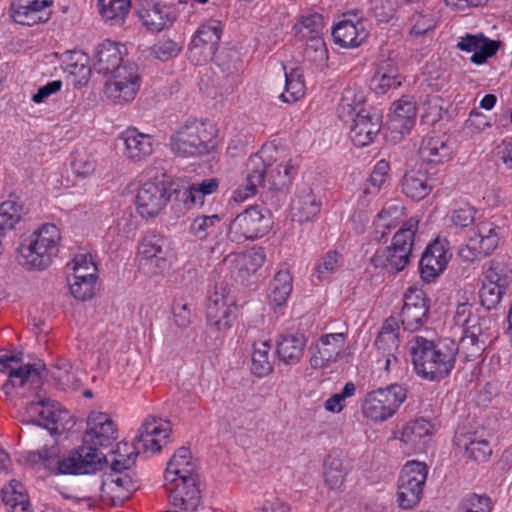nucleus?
<instances>
[{
  "label": "nucleus",
  "mask_w": 512,
  "mask_h": 512,
  "mask_svg": "<svg viewBox=\"0 0 512 512\" xmlns=\"http://www.w3.org/2000/svg\"><path fill=\"white\" fill-rule=\"evenodd\" d=\"M362 102V95H358L353 88H347L343 91L337 107L338 118L344 123L351 122L349 136L357 147L372 143L382 127V115L379 111L365 108L357 110Z\"/></svg>",
  "instance_id": "3"
},
{
  "label": "nucleus",
  "mask_w": 512,
  "mask_h": 512,
  "mask_svg": "<svg viewBox=\"0 0 512 512\" xmlns=\"http://www.w3.org/2000/svg\"><path fill=\"white\" fill-rule=\"evenodd\" d=\"M170 197L171 189L166 182L146 181L137 192L136 211L144 219L154 218L167 205Z\"/></svg>",
  "instance_id": "15"
},
{
  "label": "nucleus",
  "mask_w": 512,
  "mask_h": 512,
  "mask_svg": "<svg viewBox=\"0 0 512 512\" xmlns=\"http://www.w3.org/2000/svg\"><path fill=\"white\" fill-rule=\"evenodd\" d=\"M434 186V181L428 177L426 170L421 168L406 172L402 179V191L412 200H422L428 196Z\"/></svg>",
  "instance_id": "36"
},
{
  "label": "nucleus",
  "mask_w": 512,
  "mask_h": 512,
  "mask_svg": "<svg viewBox=\"0 0 512 512\" xmlns=\"http://www.w3.org/2000/svg\"><path fill=\"white\" fill-rule=\"evenodd\" d=\"M402 83L396 62L386 59L380 62L374 76L371 79V86L377 93L385 94L390 89L398 88Z\"/></svg>",
  "instance_id": "38"
},
{
  "label": "nucleus",
  "mask_w": 512,
  "mask_h": 512,
  "mask_svg": "<svg viewBox=\"0 0 512 512\" xmlns=\"http://www.w3.org/2000/svg\"><path fill=\"white\" fill-rule=\"evenodd\" d=\"M115 475L112 479V483L115 484L116 497L121 500L128 499L130 494L137 490L138 486L136 481L133 480L129 473L114 472Z\"/></svg>",
  "instance_id": "64"
},
{
  "label": "nucleus",
  "mask_w": 512,
  "mask_h": 512,
  "mask_svg": "<svg viewBox=\"0 0 512 512\" xmlns=\"http://www.w3.org/2000/svg\"><path fill=\"white\" fill-rule=\"evenodd\" d=\"M95 58L94 67L103 74H108L123 64L118 44L110 40L98 45Z\"/></svg>",
  "instance_id": "40"
},
{
  "label": "nucleus",
  "mask_w": 512,
  "mask_h": 512,
  "mask_svg": "<svg viewBox=\"0 0 512 512\" xmlns=\"http://www.w3.org/2000/svg\"><path fill=\"white\" fill-rule=\"evenodd\" d=\"M455 444L464 449L467 457L477 462L486 461L492 454L490 442L484 431L458 433L455 436Z\"/></svg>",
  "instance_id": "35"
},
{
  "label": "nucleus",
  "mask_w": 512,
  "mask_h": 512,
  "mask_svg": "<svg viewBox=\"0 0 512 512\" xmlns=\"http://www.w3.org/2000/svg\"><path fill=\"white\" fill-rule=\"evenodd\" d=\"M194 464L191 462V452L186 447H180L168 462L165 471L166 482L176 479L196 477Z\"/></svg>",
  "instance_id": "41"
},
{
  "label": "nucleus",
  "mask_w": 512,
  "mask_h": 512,
  "mask_svg": "<svg viewBox=\"0 0 512 512\" xmlns=\"http://www.w3.org/2000/svg\"><path fill=\"white\" fill-rule=\"evenodd\" d=\"M322 201L310 186L302 187L291 203V217L300 224L311 222L320 213Z\"/></svg>",
  "instance_id": "31"
},
{
  "label": "nucleus",
  "mask_w": 512,
  "mask_h": 512,
  "mask_svg": "<svg viewBox=\"0 0 512 512\" xmlns=\"http://www.w3.org/2000/svg\"><path fill=\"white\" fill-rule=\"evenodd\" d=\"M71 168L77 177L87 178L96 170V160L87 151H75L71 155Z\"/></svg>",
  "instance_id": "55"
},
{
  "label": "nucleus",
  "mask_w": 512,
  "mask_h": 512,
  "mask_svg": "<svg viewBox=\"0 0 512 512\" xmlns=\"http://www.w3.org/2000/svg\"><path fill=\"white\" fill-rule=\"evenodd\" d=\"M409 350L414 370L423 379L441 380L455 366L456 343L449 338L433 341L416 335L409 341Z\"/></svg>",
  "instance_id": "1"
},
{
  "label": "nucleus",
  "mask_w": 512,
  "mask_h": 512,
  "mask_svg": "<svg viewBox=\"0 0 512 512\" xmlns=\"http://www.w3.org/2000/svg\"><path fill=\"white\" fill-rule=\"evenodd\" d=\"M22 217V206L13 200H8L0 205V228L6 233L14 228Z\"/></svg>",
  "instance_id": "59"
},
{
  "label": "nucleus",
  "mask_w": 512,
  "mask_h": 512,
  "mask_svg": "<svg viewBox=\"0 0 512 512\" xmlns=\"http://www.w3.org/2000/svg\"><path fill=\"white\" fill-rule=\"evenodd\" d=\"M444 112L442 99L431 97L423 104L422 121L426 124L434 125L442 119Z\"/></svg>",
  "instance_id": "62"
},
{
  "label": "nucleus",
  "mask_w": 512,
  "mask_h": 512,
  "mask_svg": "<svg viewBox=\"0 0 512 512\" xmlns=\"http://www.w3.org/2000/svg\"><path fill=\"white\" fill-rule=\"evenodd\" d=\"M407 397V391L399 384L378 388L369 392L362 404L363 414L375 422L392 417Z\"/></svg>",
  "instance_id": "8"
},
{
  "label": "nucleus",
  "mask_w": 512,
  "mask_h": 512,
  "mask_svg": "<svg viewBox=\"0 0 512 512\" xmlns=\"http://www.w3.org/2000/svg\"><path fill=\"white\" fill-rule=\"evenodd\" d=\"M456 325L463 328V334L473 338L483 339L490 343L494 338V322L490 317L473 313V307L469 303H461L457 306L454 315Z\"/></svg>",
  "instance_id": "19"
},
{
  "label": "nucleus",
  "mask_w": 512,
  "mask_h": 512,
  "mask_svg": "<svg viewBox=\"0 0 512 512\" xmlns=\"http://www.w3.org/2000/svg\"><path fill=\"white\" fill-rule=\"evenodd\" d=\"M51 4V0H15L10 6V16L18 24L33 26L47 20L44 10Z\"/></svg>",
  "instance_id": "30"
},
{
  "label": "nucleus",
  "mask_w": 512,
  "mask_h": 512,
  "mask_svg": "<svg viewBox=\"0 0 512 512\" xmlns=\"http://www.w3.org/2000/svg\"><path fill=\"white\" fill-rule=\"evenodd\" d=\"M143 25L151 32H159L173 22L168 10L160 4H147L138 11Z\"/></svg>",
  "instance_id": "43"
},
{
  "label": "nucleus",
  "mask_w": 512,
  "mask_h": 512,
  "mask_svg": "<svg viewBox=\"0 0 512 512\" xmlns=\"http://www.w3.org/2000/svg\"><path fill=\"white\" fill-rule=\"evenodd\" d=\"M216 127L207 121L189 120L170 137L171 151L181 157L204 156L216 148Z\"/></svg>",
  "instance_id": "5"
},
{
  "label": "nucleus",
  "mask_w": 512,
  "mask_h": 512,
  "mask_svg": "<svg viewBox=\"0 0 512 512\" xmlns=\"http://www.w3.org/2000/svg\"><path fill=\"white\" fill-rule=\"evenodd\" d=\"M9 385L14 387H24L28 385L31 388H39L42 385L41 373L35 364H27L17 369H10L9 380L4 387Z\"/></svg>",
  "instance_id": "48"
},
{
  "label": "nucleus",
  "mask_w": 512,
  "mask_h": 512,
  "mask_svg": "<svg viewBox=\"0 0 512 512\" xmlns=\"http://www.w3.org/2000/svg\"><path fill=\"white\" fill-rule=\"evenodd\" d=\"M497 227L490 221H481L470 230L466 244L458 251L459 257L468 263L480 260L498 246Z\"/></svg>",
  "instance_id": "9"
},
{
  "label": "nucleus",
  "mask_w": 512,
  "mask_h": 512,
  "mask_svg": "<svg viewBox=\"0 0 512 512\" xmlns=\"http://www.w3.org/2000/svg\"><path fill=\"white\" fill-rule=\"evenodd\" d=\"M219 188L217 178H206L190 184L183 192V201L187 205L202 207L205 198L215 193Z\"/></svg>",
  "instance_id": "44"
},
{
  "label": "nucleus",
  "mask_w": 512,
  "mask_h": 512,
  "mask_svg": "<svg viewBox=\"0 0 512 512\" xmlns=\"http://www.w3.org/2000/svg\"><path fill=\"white\" fill-rule=\"evenodd\" d=\"M341 265V255L336 251L326 253L316 266L320 280H327Z\"/></svg>",
  "instance_id": "61"
},
{
  "label": "nucleus",
  "mask_w": 512,
  "mask_h": 512,
  "mask_svg": "<svg viewBox=\"0 0 512 512\" xmlns=\"http://www.w3.org/2000/svg\"><path fill=\"white\" fill-rule=\"evenodd\" d=\"M416 114V102L410 96H403L392 104L387 127L391 134H395L392 136L393 139H400L412 129Z\"/></svg>",
  "instance_id": "24"
},
{
  "label": "nucleus",
  "mask_w": 512,
  "mask_h": 512,
  "mask_svg": "<svg viewBox=\"0 0 512 512\" xmlns=\"http://www.w3.org/2000/svg\"><path fill=\"white\" fill-rule=\"evenodd\" d=\"M324 19L319 13L301 16L293 26L294 36L298 41H306L312 37H323Z\"/></svg>",
  "instance_id": "47"
},
{
  "label": "nucleus",
  "mask_w": 512,
  "mask_h": 512,
  "mask_svg": "<svg viewBox=\"0 0 512 512\" xmlns=\"http://www.w3.org/2000/svg\"><path fill=\"white\" fill-rule=\"evenodd\" d=\"M138 254L143 265L149 266L151 273L159 274L167 267L166 239L156 232H148L138 245Z\"/></svg>",
  "instance_id": "23"
},
{
  "label": "nucleus",
  "mask_w": 512,
  "mask_h": 512,
  "mask_svg": "<svg viewBox=\"0 0 512 512\" xmlns=\"http://www.w3.org/2000/svg\"><path fill=\"white\" fill-rule=\"evenodd\" d=\"M286 69V67H284ZM306 92L304 74L301 68L293 67L285 70V89L279 98L284 103H294L300 100Z\"/></svg>",
  "instance_id": "45"
},
{
  "label": "nucleus",
  "mask_w": 512,
  "mask_h": 512,
  "mask_svg": "<svg viewBox=\"0 0 512 512\" xmlns=\"http://www.w3.org/2000/svg\"><path fill=\"white\" fill-rule=\"evenodd\" d=\"M104 462H108L107 456L89 445L71 450L66 457L57 460L56 464L59 474L83 475L101 470Z\"/></svg>",
  "instance_id": "12"
},
{
  "label": "nucleus",
  "mask_w": 512,
  "mask_h": 512,
  "mask_svg": "<svg viewBox=\"0 0 512 512\" xmlns=\"http://www.w3.org/2000/svg\"><path fill=\"white\" fill-rule=\"evenodd\" d=\"M405 207L398 199L387 201L373 221L372 238L381 242L392 229L403 222Z\"/></svg>",
  "instance_id": "29"
},
{
  "label": "nucleus",
  "mask_w": 512,
  "mask_h": 512,
  "mask_svg": "<svg viewBox=\"0 0 512 512\" xmlns=\"http://www.w3.org/2000/svg\"><path fill=\"white\" fill-rule=\"evenodd\" d=\"M369 32L360 12H347L332 28L336 44L343 48L359 47L368 37Z\"/></svg>",
  "instance_id": "18"
},
{
  "label": "nucleus",
  "mask_w": 512,
  "mask_h": 512,
  "mask_svg": "<svg viewBox=\"0 0 512 512\" xmlns=\"http://www.w3.org/2000/svg\"><path fill=\"white\" fill-rule=\"evenodd\" d=\"M220 220L221 218L217 214L198 216L193 220L190 226V232L198 239H205Z\"/></svg>",
  "instance_id": "63"
},
{
  "label": "nucleus",
  "mask_w": 512,
  "mask_h": 512,
  "mask_svg": "<svg viewBox=\"0 0 512 512\" xmlns=\"http://www.w3.org/2000/svg\"><path fill=\"white\" fill-rule=\"evenodd\" d=\"M271 345L268 341H256L253 344L251 370L254 375L264 377L273 371L270 357Z\"/></svg>",
  "instance_id": "49"
},
{
  "label": "nucleus",
  "mask_w": 512,
  "mask_h": 512,
  "mask_svg": "<svg viewBox=\"0 0 512 512\" xmlns=\"http://www.w3.org/2000/svg\"><path fill=\"white\" fill-rule=\"evenodd\" d=\"M110 73L112 78L105 87L107 97L120 104L132 101L140 88L138 67L134 63H123Z\"/></svg>",
  "instance_id": "13"
},
{
  "label": "nucleus",
  "mask_w": 512,
  "mask_h": 512,
  "mask_svg": "<svg viewBox=\"0 0 512 512\" xmlns=\"http://www.w3.org/2000/svg\"><path fill=\"white\" fill-rule=\"evenodd\" d=\"M60 231L54 224H44L35 233L29 244L18 248L19 263L27 269L44 270L50 266L58 251Z\"/></svg>",
  "instance_id": "6"
},
{
  "label": "nucleus",
  "mask_w": 512,
  "mask_h": 512,
  "mask_svg": "<svg viewBox=\"0 0 512 512\" xmlns=\"http://www.w3.org/2000/svg\"><path fill=\"white\" fill-rule=\"evenodd\" d=\"M398 0H372L371 11L379 22L388 23L397 12Z\"/></svg>",
  "instance_id": "60"
},
{
  "label": "nucleus",
  "mask_w": 512,
  "mask_h": 512,
  "mask_svg": "<svg viewBox=\"0 0 512 512\" xmlns=\"http://www.w3.org/2000/svg\"><path fill=\"white\" fill-rule=\"evenodd\" d=\"M41 401L40 426L48 429L49 431H53L56 428L50 427V425H55L61 421L62 414H64L65 411L61 409L60 404L56 401L48 398H41Z\"/></svg>",
  "instance_id": "56"
},
{
  "label": "nucleus",
  "mask_w": 512,
  "mask_h": 512,
  "mask_svg": "<svg viewBox=\"0 0 512 512\" xmlns=\"http://www.w3.org/2000/svg\"><path fill=\"white\" fill-rule=\"evenodd\" d=\"M399 324L398 321L390 317L388 318L375 340L377 352L382 356L378 362L383 361L384 369L387 372L396 370L400 366L399 354Z\"/></svg>",
  "instance_id": "20"
},
{
  "label": "nucleus",
  "mask_w": 512,
  "mask_h": 512,
  "mask_svg": "<svg viewBox=\"0 0 512 512\" xmlns=\"http://www.w3.org/2000/svg\"><path fill=\"white\" fill-rule=\"evenodd\" d=\"M428 311L425 293L419 289H408L404 295V303L400 312L403 328L409 331L418 330L427 320Z\"/></svg>",
  "instance_id": "22"
},
{
  "label": "nucleus",
  "mask_w": 512,
  "mask_h": 512,
  "mask_svg": "<svg viewBox=\"0 0 512 512\" xmlns=\"http://www.w3.org/2000/svg\"><path fill=\"white\" fill-rule=\"evenodd\" d=\"M272 225L271 213L266 208L254 205L246 208L231 222L228 236L231 241L243 243L264 236Z\"/></svg>",
  "instance_id": "7"
},
{
  "label": "nucleus",
  "mask_w": 512,
  "mask_h": 512,
  "mask_svg": "<svg viewBox=\"0 0 512 512\" xmlns=\"http://www.w3.org/2000/svg\"><path fill=\"white\" fill-rule=\"evenodd\" d=\"M137 448L131 447L127 443H119L117 450L111 453L112 459L108 462L113 472H123L128 470L135 462Z\"/></svg>",
  "instance_id": "54"
},
{
  "label": "nucleus",
  "mask_w": 512,
  "mask_h": 512,
  "mask_svg": "<svg viewBox=\"0 0 512 512\" xmlns=\"http://www.w3.org/2000/svg\"><path fill=\"white\" fill-rule=\"evenodd\" d=\"M117 438L113 420L105 413L91 412L87 418L84 442L93 447H108Z\"/></svg>",
  "instance_id": "25"
},
{
  "label": "nucleus",
  "mask_w": 512,
  "mask_h": 512,
  "mask_svg": "<svg viewBox=\"0 0 512 512\" xmlns=\"http://www.w3.org/2000/svg\"><path fill=\"white\" fill-rule=\"evenodd\" d=\"M276 354L285 365H297L303 358L307 338L304 333L286 330L276 337Z\"/></svg>",
  "instance_id": "28"
},
{
  "label": "nucleus",
  "mask_w": 512,
  "mask_h": 512,
  "mask_svg": "<svg viewBox=\"0 0 512 512\" xmlns=\"http://www.w3.org/2000/svg\"><path fill=\"white\" fill-rule=\"evenodd\" d=\"M48 373L62 389H77L80 385L71 364L66 360L52 364Z\"/></svg>",
  "instance_id": "52"
},
{
  "label": "nucleus",
  "mask_w": 512,
  "mask_h": 512,
  "mask_svg": "<svg viewBox=\"0 0 512 512\" xmlns=\"http://www.w3.org/2000/svg\"><path fill=\"white\" fill-rule=\"evenodd\" d=\"M433 425L424 418L409 421L402 429L400 440L414 451L425 448L428 438L431 436Z\"/></svg>",
  "instance_id": "37"
},
{
  "label": "nucleus",
  "mask_w": 512,
  "mask_h": 512,
  "mask_svg": "<svg viewBox=\"0 0 512 512\" xmlns=\"http://www.w3.org/2000/svg\"><path fill=\"white\" fill-rule=\"evenodd\" d=\"M488 343L483 339L473 338L462 334L459 343L456 344V356L458 355L463 361H475L479 359L485 351Z\"/></svg>",
  "instance_id": "53"
},
{
  "label": "nucleus",
  "mask_w": 512,
  "mask_h": 512,
  "mask_svg": "<svg viewBox=\"0 0 512 512\" xmlns=\"http://www.w3.org/2000/svg\"><path fill=\"white\" fill-rule=\"evenodd\" d=\"M303 57L316 70H322L327 66L328 49L323 37H312L304 41Z\"/></svg>",
  "instance_id": "50"
},
{
  "label": "nucleus",
  "mask_w": 512,
  "mask_h": 512,
  "mask_svg": "<svg viewBox=\"0 0 512 512\" xmlns=\"http://www.w3.org/2000/svg\"><path fill=\"white\" fill-rule=\"evenodd\" d=\"M101 16L111 25L124 24L131 7L130 0H98Z\"/></svg>",
  "instance_id": "51"
},
{
  "label": "nucleus",
  "mask_w": 512,
  "mask_h": 512,
  "mask_svg": "<svg viewBox=\"0 0 512 512\" xmlns=\"http://www.w3.org/2000/svg\"><path fill=\"white\" fill-rule=\"evenodd\" d=\"M427 474V466L421 462L411 461L403 467L397 490V500L401 508L411 509L420 502Z\"/></svg>",
  "instance_id": "10"
},
{
  "label": "nucleus",
  "mask_w": 512,
  "mask_h": 512,
  "mask_svg": "<svg viewBox=\"0 0 512 512\" xmlns=\"http://www.w3.org/2000/svg\"><path fill=\"white\" fill-rule=\"evenodd\" d=\"M263 152L251 155L246 163V184L235 191L234 199L244 201L254 196L259 187L280 191L289 186L296 174L290 162L267 163Z\"/></svg>",
  "instance_id": "2"
},
{
  "label": "nucleus",
  "mask_w": 512,
  "mask_h": 512,
  "mask_svg": "<svg viewBox=\"0 0 512 512\" xmlns=\"http://www.w3.org/2000/svg\"><path fill=\"white\" fill-rule=\"evenodd\" d=\"M170 504L184 512H195L200 504L201 495L198 476L176 479L164 485Z\"/></svg>",
  "instance_id": "17"
},
{
  "label": "nucleus",
  "mask_w": 512,
  "mask_h": 512,
  "mask_svg": "<svg viewBox=\"0 0 512 512\" xmlns=\"http://www.w3.org/2000/svg\"><path fill=\"white\" fill-rule=\"evenodd\" d=\"M293 289V278L288 269H280L273 277L269 285L268 297L276 306L283 305Z\"/></svg>",
  "instance_id": "46"
},
{
  "label": "nucleus",
  "mask_w": 512,
  "mask_h": 512,
  "mask_svg": "<svg viewBox=\"0 0 512 512\" xmlns=\"http://www.w3.org/2000/svg\"><path fill=\"white\" fill-rule=\"evenodd\" d=\"M450 254L445 248V244L436 239L429 244L423 252L420 262L419 271L421 278L425 282L435 280L446 268Z\"/></svg>",
  "instance_id": "27"
},
{
  "label": "nucleus",
  "mask_w": 512,
  "mask_h": 512,
  "mask_svg": "<svg viewBox=\"0 0 512 512\" xmlns=\"http://www.w3.org/2000/svg\"><path fill=\"white\" fill-rule=\"evenodd\" d=\"M119 139L123 142V155L132 163H142L152 156L155 150V138L130 127L121 132Z\"/></svg>",
  "instance_id": "21"
},
{
  "label": "nucleus",
  "mask_w": 512,
  "mask_h": 512,
  "mask_svg": "<svg viewBox=\"0 0 512 512\" xmlns=\"http://www.w3.org/2000/svg\"><path fill=\"white\" fill-rule=\"evenodd\" d=\"M2 499L9 512H32L25 487L17 480H11L2 489Z\"/></svg>",
  "instance_id": "42"
},
{
  "label": "nucleus",
  "mask_w": 512,
  "mask_h": 512,
  "mask_svg": "<svg viewBox=\"0 0 512 512\" xmlns=\"http://www.w3.org/2000/svg\"><path fill=\"white\" fill-rule=\"evenodd\" d=\"M222 31V24L217 20H210L201 25L189 44L191 60L201 64L213 59Z\"/></svg>",
  "instance_id": "16"
},
{
  "label": "nucleus",
  "mask_w": 512,
  "mask_h": 512,
  "mask_svg": "<svg viewBox=\"0 0 512 512\" xmlns=\"http://www.w3.org/2000/svg\"><path fill=\"white\" fill-rule=\"evenodd\" d=\"M500 44V41L491 40L482 33L466 34L457 43V48L461 51L473 52L470 58L471 62L482 65L497 53Z\"/></svg>",
  "instance_id": "32"
},
{
  "label": "nucleus",
  "mask_w": 512,
  "mask_h": 512,
  "mask_svg": "<svg viewBox=\"0 0 512 512\" xmlns=\"http://www.w3.org/2000/svg\"><path fill=\"white\" fill-rule=\"evenodd\" d=\"M170 432L171 428L168 422L148 417L142 423L135 441L141 443L144 450L158 452L162 448V439H166Z\"/></svg>",
  "instance_id": "33"
},
{
  "label": "nucleus",
  "mask_w": 512,
  "mask_h": 512,
  "mask_svg": "<svg viewBox=\"0 0 512 512\" xmlns=\"http://www.w3.org/2000/svg\"><path fill=\"white\" fill-rule=\"evenodd\" d=\"M418 224L414 217L404 221L394 234L391 245L376 250L370 259L371 264L389 274L403 271L411 261Z\"/></svg>",
  "instance_id": "4"
},
{
  "label": "nucleus",
  "mask_w": 512,
  "mask_h": 512,
  "mask_svg": "<svg viewBox=\"0 0 512 512\" xmlns=\"http://www.w3.org/2000/svg\"><path fill=\"white\" fill-rule=\"evenodd\" d=\"M493 502L487 495L471 493L465 496L458 507V512H492Z\"/></svg>",
  "instance_id": "58"
},
{
  "label": "nucleus",
  "mask_w": 512,
  "mask_h": 512,
  "mask_svg": "<svg viewBox=\"0 0 512 512\" xmlns=\"http://www.w3.org/2000/svg\"><path fill=\"white\" fill-rule=\"evenodd\" d=\"M345 470L340 459L329 457L324 462V480L330 489L339 488L345 478Z\"/></svg>",
  "instance_id": "57"
},
{
  "label": "nucleus",
  "mask_w": 512,
  "mask_h": 512,
  "mask_svg": "<svg viewBox=\"0 0 512 512\" xmlns=\"http://www.w3.org/2000/svg\"><path fill=\"white\" fill-rule=\"evenodd\" d=\"M418 154L427 164H444L452 158V143L443 136H426L420 143Z\"/></svg>",
  "instance_id": "34"
},
{
  "label": "nucleus",
  "mask_w": 512,
  "mask_h": 512,
  "mask_svg": "<svg viewBox=\"0 0 512 512\" xmlns=\"http://www.w3.org/2000/svg\"><path fill=\"white\" fill-rule=\"evenodd\" d=\"M348 334L347 332L327 333L322 335L316 342L310 366L313 369L325 367L329 362L336 361L343 349Z\"/></svg>",
  "instance_id": "26"
},
{
  "label": "nucleus",
  "mask_w": 512,
  "mask_h": 512,
  "mask_svg": "<svg viewBox=\"0 0 512 512\" xmlns=\"http://www.w3.org/2000/svg\"><path fill=\"white\" fill-rule=\"evenodd\" d=\"M510 278V270L502 262L492 260L483 267L479 299L484 308L491 310L497 307L508 287Z\"/></svg>",
  "instance_id": "11"
},
{
  "label": "nucleus",
  "mask_w": 512,
  "mask_h": 512,
  "mask_svg": "<svg viewBox=\"0 0 512 512\" xmlns=\"http://www.w3.org/2000/svg\"><path fill=\"white\" fill-rule=\"evenodd\" d=\"M235 312V298L225 285H216L214 292L208 297L206 307L208 324L219 331L226 330L231 327Z\"/></svg>",
  "instance_id": "14"
},
{
  "label": "nucleus",
  "mask_w": 512,
  "mask_h": 512,
  "mask_svg": "<svg viewBox=\"0 0 512 512\" xmlns=\"http://www.w3.org/2000/svg\"><path fill=\"white\" fill-rule=\"evenodd\" d=\"M265 262V254L261 248L235 256L233 274L235 278L244 282L249 276L255 274Z\"/></svg>",
  "instance_id": "39"
}]
</instances>
